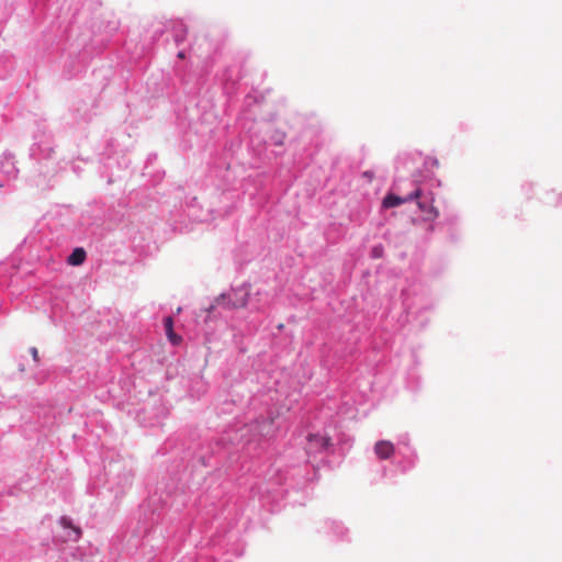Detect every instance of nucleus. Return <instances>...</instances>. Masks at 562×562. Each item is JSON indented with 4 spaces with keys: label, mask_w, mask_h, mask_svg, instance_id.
<instances>
[{
    "label": "nucleus",
    "mask_w": 562,
    "mask_h": 562,
    "mask_svg": "<svg viewBox=\"0 0 562 562\" xmlns=\"http://www.w3.org/2000/svg\"><path fill=\"white\" fill-rule=\"evenodd\" d=\"M248 303V293L241 291V290H233L232 292L227 294H222L221 296L216 297L214 301V304H212L207 312L211 313L214 311L217 306H223L227 310L232 308H243Z\"/></svg>",
    "instance_id": "obj_1"
},
{
    "label": "nucleus",
    "mask_w": 562,
    "mask_h": 562,
    "mask_svg": "<svg viewBox=\"0 0 562 562\" xmlns=\"http://www.w3.org/2000/svg\"><path fill=\"white\" fill-rule=\"evenodd\" d=\"M422 198V190L420 188H416L412 194H409L408 196L406 198H401L398 195H395V194H387L384 199H383V202H382V205L383 207L385 209H390V207H395V206H398L405 202H408V201H412L414 199H420Z\"/></svg>",
    "instance_id": "obj_2"
},
{
    "label": "nucleus",
    "mask_w": 562,
    "mask_h": 562,
    "mask_svg": "<svg viewBox=\"0 0 562 562\" xmlns=\"http://www.w3.org/2000/svg\"><path fill=\"white\" fill-rule=\"evenodd\" d=\"M395 452L394 445L389 440H379L374 445V453L380 460L390 459Z\"/></svg>",
    "instance_id": "obj_3"
},
{
    "label": "nucleus",
    "mask_w": 562,
    "mask_h": 562,
    "mask_svg": "<svg viewBox=\"0 0 562 562\" xmlns=\"http://www.w3.org/2000/svg\"><path fill=\"white\" fill-rule=\"evenodd\" d=\"M417 204L419 210L425 213V218L427 221H432L439 215L438 210L434 206L432 198H430L429 201L419 200Z\"/></svg>",
    "instance_id": "obj_4"
},
{
    "label": "nucleus",
    "mask_w": 562,
    "mask_h": 562,
    "mask_svg": "<svg viewBox=\"0 0 562 562\" xmlns=\"http://www.w3.org/2000/svg\"><path fill=\"white\" fill-rule=\"evenodd\" d=\"M164 326H165V330H166V335L169 339V341L172 344V345H179L182 340L181 336L177 335L175 331H173V319L172 317L168 316L164 319Z\"/></svg>",
    "instance_id": "obj_5"
},
{
    "label": "nucleus",
    "mask_w": 562,
    "mask_h": 562,
    "mask_svg": "<svg viewBox=\"0 0 562 562\" xmlns=\"http://www.w3.org/2000/svg\"><path fill=\"white\" fill-rule=\"evenodd\" d=\"M59 524L64 527V528H69L71 529L74 536H69V539L70 540H74V541H78L81 537V529L77 526H74L71 520L68 518V517H61L60 520H59Z\"/></svg>",
    "instance_id": "obj_6"
},
{
    "label": "nucleus",
    "mask_w": 562,
    "mask_h": 562,
    "mask_svg": "<svg viewBox=\"0 0 562 562\" xmlns=\"http://www.w3.org/2000/svg\"><path fill=\"white\" fill-rule=\"evenodd\" d=\"M86 259V251L83 248H76L68 257V263L71 266H79Z\"/></svg>",
    "instance_id": "obj_7"
},
{
    "label": "nucleus",
    "mask_w": 562,
    "mask_h": 562,
    "mask_svg": "<svg viewBox=\"0 0 562 562\" xmlns=\"http://www.w3.org/2000/svg\"><path fill=\"white\" fill-rule=\"evenodd\" d=\"M308 440L311 447H317L319 449H327L330 445L329 438L319 435H311Z\"/></svg>",
    "instance_id": "obj_8"
},
{
    "label": "nucleus",
    "mask_w": 562,
    "mask_h": 562,
    "mask_svg": "<svg viewBox=\"0 0 562 562\" xmlns=\"http://www.w3.org/2000/svg\"><path fill=\"white\" fill-rule=\"evenodd\" d=\"M371 252H372L373 258H381L383 256V247L375 246V247H373Z\"/></svg>",
    "instance_id": "obj_9"
},
{
    "label": "nucleus",
    "mask_w": 562,
    "mask_h": 562,
    "mask_svg": "<svg viewBox=\"0 0 562 562\" xmlns=\"http://www.w3.org/2000/svg\"><path fill=\"white\" fill-rule=\"evenodd\" d=\"M32 357L35 361H38V351L35 347L31 348Z\"/></svg>",
    "instance_id": "obj_10"
},
{
    "label": "nucleus",
    "mask_w": 562,
    "mask_h": 562,
    "mask_svg": "<svg viewBox=\"0 0 562 562\" xmlns=\"http://www.w3.org/2000/svg\"><path fill=\"white\" fill-rule=\"evenodd\" d=\"M178 57L181 59L184 58V53L183 52L178 53Z\"/></svg>",
    "instance_id": "obj_11"
},
{
    "label": "nucleus",
    "mask_w": 562,
    "mask_h": 562,
    "mask_svg": "<svg viewBox=\"0 0 562 562\" xmlns=\"http://www.w3.org/2000/svg\"><path fill=\"white\" fill-rule=\"evenodd\" d=\"M277 144H278V145H281V144H282V138H281V139H280V138H277Z\"/></svg>",
    "instance_id": "obj_12"
},
{
    "label": "nucleus",
    "mask_w": 562,
    "mask_h": 562,
    "mask_svg": "<svg viewBox=\"0 0 562 562\" xmlns=\"http://www.w3.org/2000/svg\"><path fill=\"white\" fill-rule=\"evenodd\" d=\"M277 144H278V145H281V144H282V138H281V139H280V138H277Z\"/></svg>",
    "instance_id": "obj_13"
}]
</instances>
